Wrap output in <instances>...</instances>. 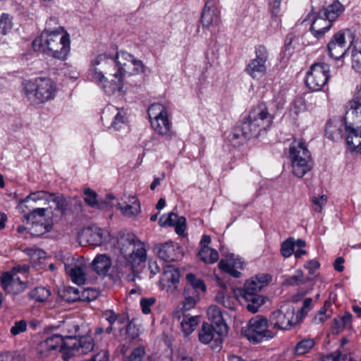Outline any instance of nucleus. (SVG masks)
I'll list each match as a JSON object with an SVG mask.
<instances>
[{
	"instance_id": "473e14b6",
	"label": "nucleus",
	"mask_w": 361,
	"mask_h": 361,
	"mask_svg": "<svg viewBox=\"0 0 361 361\" xmlns=\"http://www.w3.org/2000/svg\"><path fill=\"white\" fill-rule=\"evenodd\" d=\"M107 109L111 111H116L110 128H113L115 130H121L125 126L126 121L124 110L123 109H117L114 106H111L108 107Z\"/></svg>"
},
{
	"instance_id": "c756f323",
	"label": "nucleus",
	"mask_w": 361,
	"mask_h": 361,
	"mask_svg": "<svg viewBox=\"0 0 361 361\" xmlns=\"http://www.w3.org/2000/svg\"><path fill=\"white\" fill-rule=\"evenodd\" d=\"M209 319L216 325L219 331L224 330L227 331V326L224 320L222 312L220 308L216 305H211L207 310Z\"/></svg>"
},
{
	"instance_id": "de8ad7c7",
	"label": "nucleus",
	"mask_w": 361,
	"mask_h": 361,
	"mask_svg": "<svg viewBox=\"0 0 361 361\" xmlns=\"http://www.w3.org/2000/svg\"><path fill=\"white\" fill-rule=\"evenodd\" d=\"M295 240L293 238H288L281 243V253L283 257L288 258L294 252Z\"/></svg>"
},
{
	"instance_id": "e433bc0d",
	"label": "nucleus",
	"mask_w": 361,
	"mask_h": 361,
	"mask_svg": "<svg viewBox=\"0 0 361 361\" xmlns=\"http://www.w3.org/2000/svg\"><path fill=\"white\" fill-rule=\"evenodd\" d=\"M84 201L85 204L90 207L102 209L104 203L97 200V194L90 188H85L83 192Z\"/></svg>"
},
{
	"instance_id": "a878e982",
	"label": "nucleus",
	"mask_w": 361,
	"mask_h": 361,
	"mask_svg": "<svg viewBox=\"0 0 361 361\" xmlns=\"http://www.w3.org/2000/svg\"><path fill=\"white\" fill-rule=\"evenodd\" d=\"M180 273L178 269L173 266H166L161 276V281L169 288L175 289L179 283Z\"/></svg>"
},
{
	"instance_id": "338daca9",
	"label": "nucleus",
	"mask_w": 361,
	"mask_h": 361,
	"mask_svg": "<svg viewBox=\"0 0 361 361\" xmlns=\"http://www.w3.org/2000/svg\"><path fill=\"white\" fill-rule=\"evenodd\" d=\"M281 0H269V6L271 13L274 16H277L279 12Z\"/></svg>"
},
{
	"instance_id": "37998d69",
	"label": "nucleus",
	"mask_w": 361,
	"mask_h": 361,
	"mask_svg": "<svg viewBox=\"0 0 361 361\" xmlns=\"http://www.w3.org/2000/svg\"><path fill=\"white\" fill-rule=\"evenodd\" d=\"M308 280V278L305 279L301 269H297L294 275L286 279V283L289 286H299L305 283Z\"/></svg>"
},
{
	"instance_id": "ea45409f",
	"label": "nucleus",
	"mask_w": 361,
	"mask_h": 361,
	"mask_svg": "<svg viewBox=\"0 0 361 361\" xmlns=\"http://www.w3.org/2000/svg\"><path fill=\"white\" fill-rule=\"evenodd\" d=\"M51 293L49 289L44 287H37L29 293L30 298L37 302H44L49 298Z\"/></svg>"
},
{
	"instance_id": "f704fd0d",
	"label": "nucleus",
	"mask_w": 361,
	"mask_h": 361,
	"mask_svg": "<svg viewBox=\"0 0 361 361\" xmlns=\"http://www.w3.org/2000/svg\"><path fill=\"white\" fill-rule=\"evenodd\" d=\"M80 290L78 288L72 286H65L60 290L59 293L61 298L68 302H73L80 300Z\"/></svg>"
},
{
	"instance_id": "aec40b11",
	"label": "nucleus",
	"mask_w": 361,
	"mask_h": 361,
	"mask_svg": "<svg viewBox=\"0 0 361 361\" xmlns=\"http://www.w3.org/2000/svg\"><path fill=\"white\" fill-rule=\"evenodd\" d=\"M1 283L3 289L8 294H20L27 288L26 283L22 281L18 276L12 275L8 272L1 276Z\"/></svg>"
},
{
	"instance_id": "4468645a",
	"label": "nucleus",
	"mask_w": 361,
	"mask_h": 361,
	"mask_svg": "<svg viewBox=\"0 0 361 361\" xmlns=\"http://www.w3.org/2000/svg\"><path fill=\"white\" fill-rule=\"evenodd\" d=\"M94 346L93 338L80 335L73 342L65 343L63 348V361H74V357L84 355L92 351Z\"/></svg>"
},
{
	"instance_id": "6e6552de",
	"label": "nucleus",
	"mask_w": 361,
	"mask_h": 361,
	"mask_svg": "<svg viewBox=\"0 0 361 361\" xmlns=\"http://www.w3.org/2000/svg\"><path fill=\"white\" fill-rule=\"evenodd\" d=\"M289 157L291 161L293 174L303 177L312 167V157L305 144L302 141L294 140L290 145Z\"/></svg>"
},
{
	"instance_id": "423d86ee",
	"label": "nucleus",
	"mask_w": 361,
	"mask_h": 361,
	"mask_svg": "<svg viewBox=\"0 0 361 361\" xmlns=\"http://www.w3.org/2000/svg\"><path fill=\"white\" fill-rule=\"evenodd\" d=\"M344 6L338 1L319 11L318 17L313 11L309 13L302 21V24L310 21V28L312 34L317 39L321 38L325 32L329 30L334 21L343 12Z\"/></svg>"
},
{
	"instance_id": "f8f14e48",
	"label": "nucleus",
	"mask_w": 361,
	"mask_h": 361,
	"mask_svg": "<svg viewBox=\"0 0 361 361\" xmlns=\"http://www.w3.org/2000/svg\"><path fill=\"white\" fill-rule=\"evenodd\" d=\"M268 322L269 326L275 329L288 330L298 323V319L295 314L294 307L285 304L270 314Z\"/></svg>"
},
{
	"instance_id": "6ab92c4d",
	"label": "nucleus",
	"mask_w": 361,
	"mask_h": 361,
	"mask_svg": "<svg viewBox=\"0 0 361 361\" xmlns=\"http://www.w3.org/2000/svg\"><path fill=\"white\" fill-rule=\"evenodd\" d=\"M346 126L355 127L354 123L348 125L345 123L344 121L341 118H336L331 119L326 124L325 130L326 137L334 142L341 140L343 137V131L348 134ZM348 135L346 136V137Z\"/></svg>"
},
{
	"instance_id": "7c9ffc66",
	"label": "nucleus",
	"mask_w": 361,
	"mask_h": 361,
	"mask_svg": "<svg viewBox=\"0 0 361 361\" xmlns=\"http://www.w3.org/2000/svg\"><path fill=\"white\" fill-rule=\"evenodd\" d=\"M51 201L55 203L56 209L61 213L62 216L68 215L71 197H65L61 194L53 193L51 195Z\"/></svg>"
},
{
	"instance_id": "3c124183",
	"label": "nucleus",
	"mask_w": 361,
	"mask_h": 361,
	"mask_svg": "<svg viewBox=\"0 0 361 361\" xmlns=\"http://www.w3.org/2000/svg\"><path fill=\"white\" fill-rule=\"evenodd\" d=\"M12 28L11 18L8 13H3L0 17V35H6Z\"/></svg>"
},
{
	"instance_id": "79ce46f5",
	"label": "nucleus",
	"mask_w": 361,
	"mask_h": 361,
	"mask_svg": "<svg viewBox=\"0 0 361 361\" xmlns=\"http://www.w3.org/2000/svg\"><path fill=\"white\" fill-rule=\"evenodd\" d=\"M126 361H151L149 355L146 354L143 346H138L133 350Z\"/></svg>"
},
{
	"instance_id": "0eeeda50",
	"label": "nucleus",
	"mask_w": 361,
	"mask_h": 361,
	"mask_svg": "<svg viewBox=\"0 0 361 361\" xmlns=\"http://www.w3.org/2000/svg\"><path fill=\"white\" fill-rule=\"evenodd\" d=\"M347 115L355 116V126H346L348 137L346 143L351 151L361 152V87L358 86L353 99L348 102Z\"/></svg>"
},
{
	"instance_id": "393cba45",
	"label": "nucleus",
	"mask_w": 361,
	"mask_h": 361,
	"mask_svg": "<svg viewBox=\"0 0 361 361\" xmlns=\"http://www.w3.org/2000/svg\"><path fill=\"white\" fill-rule=\"evenodd\" d=\"M161 226H173L176 233L179 235L184 234L186 228V219L184 216H179L173 212H171L167 216H161L159 219Z\"/></svg>"
},
{
	"instance_id": "bb28decb",
	"label": "nucleus",
	"mask_w": 361,
	"mask_h": 361,
	"mask_svg": "<svg viewBox=\"0 0 361 361\" xmlns=\"http://www.w3.org/2000/svg\"><path fill=\"white\" fill-rule=\"evenodd\" d=\"M92 267L98 275L106 276L111 267V259L105 254L98 255L92 261Z\"/></svg>"
},
{
	"instance_id": "6e6d98bb",
	"label": "nucleus",
	"mask_w": 361,
	"mask_h": 361,
	"mask_svg": "<svg viewBox=\"0 0 361 361\" xmlns=\"http://www.w3.org/2000/svg\"><path fill=\"white\" fill-rule=\"evenodd\" d=\"M68 215L78 214L82 212V203L76 197L71 198Z\"/></svg>"
},
{
	"instance_id": "bf43d9fd",
	"label": "nucleus",
	"mask_w": 361,
	"mask_h": 361,
	"mask_svg": "<svg viewBox=\"0 0 361 361\" xmlns=\"http://www.w3.org/2000/svg\"><path fill=\"white\" fill-rule=\"evenodd\" d=\"M155 299L154 298H142L140 300V304L142 308V311L144 314H147L150 313V307L154 305Z\"/></svg>"
},
{
	"instance_id": "49530a36",
	"label": "nucleus",
	"mask_w": 361,
	"mask_h": 361,
	"mask_svg": "<svg viewBox=\"0 0 361 361\" xmlns=\"http://www.w3.org/2000/svg\"><path fill=\"white\" fill-rule=\"evenodd\" d=\"M314 345L313 339L307 338L300 341L295 347V353L297 355H304L308 353Z\"/></svg>"
},
{
	"instance_id": "864d4df0",
	"label": "nucleus",
	"mask_w": 361,
	"mask_h": 361,
	"mask_svg": "<svg viewBox=\"0 0 361 361\" xmlns=\"http://www.w3.org/2000/svg\"><path fill=\"white\" fill-rule=\"evenodd\" d=\"M32 227L30 228L31 233L35 235H39L49 231V226L44 225V223L36 221L35 223H31Z\"/></svg>"
},
{
	"instance_id": "8fccbe9b",
	"label": "nucleus",
	"mask_w": 361,
	"mask_h": 361,
	"mask_svg": "<svg viewBox=\"0 0 361 361\" xmlns=\"http://www.w3.org/2000/svg\"><path fill=\"white\" fill-rule=\"evenodd\" d=\"M103 317L109 325L105 329V333L109 334L113 331V325L118 319V314L112 310H106L103 312Z\"/></svg>"
},
{
	"instance_id": "4be33fe9",
	"label": "nucleus",
	"mask_w": 361,
	"mask_h": 361,
	"mask_svg": "<svg viewBox=\"0 0 361 361\" xmlns=\"http://www.w3.org/2000/svg\"><path fill=\"white\" fill-rule=\"evenodd\" d=\"M65 343V340L60 334H53L39 343L37 350L42 356L46 357L51 351L59 349L63 357V348Z\"/></svg>"
},
{
	"instance_id": "4c0bfd02",
	"label": "nucleus",
	"mask_w": 361,
	"mask_h": 361,
	"mask_svg": "<svg viewBox=\"0 0 361 361\" xmlns=\"http://www.w3.org/2000/svg\"><path fill=\"white\" fill-rule=\"evenodd\" d=\"M198 257L202 262L207 264H214L219 259V253L213 248L204 247L201 248L198 252Z\"/></svg>"
},
{
	"instance_id": "2eb2a0df",
	"label": "nucleus",
	"mask_w": 361,
	"mask_h": 361,
	"mask_svg": "<svg viewBox=\"0 0 361 361\" xmlns=\"http://www.w3.org/2000/svg\"><path fill=\"white\" fill-rule=\"evenodd\" d=\"M269 53L263 45L255 48V57L250 60L245 68L246 73L254 80H260L267 73Z\"/></svg>"
},
{
	"instance_id": "20e7f679",
	"label": "nucleus",
	"mask_w": 361,
	"mask_h": 361,
	"mask_svg": "<svg viewBox=\"0 0 361 361\" xmlns=\"http://www.w3.org/2000/svg\"><path fill=\"white\" fill-rule=\"evenodd\" d=\"M264 103L254 108L240 124L241 133L246 140L257 137L262 131L269 128L274 120Z\"/></svg>"
},
{
	"instance_id": "c9c22d12",
	"label": "nucleus",
	"mask_w": 361,
	"mask_h": 361,
	"mask_svg": "<svg viewBox=\"0 0 361 361\" xmlns=\"http://www.w3.org/2000/svg\"><path fill=\"white\" fill-rule=\"evenodd\" d=\"M117 209L126 216H135L140 211V203L135 197H133L131 204L126 202L118 203Z\"/></svg>"
},
{
	"instance_id": "72a5a7b5",
	"label": "nucleus",
	"mask_w": 361,
	"mask_h": 361,
	"mask_svg": "<svg viewBox=\"0 0 361 361\" xmlns=\"http://www.w3.org/2000/svg\"><path fill=\"white\" fill-rule=\"evenodd\" d=\"M305 100L302 97H296L290 109L289 115L292 118L294 123L296 122L299 115L306 111Z\"/></svg>"
},
{
	"instance_id": "c03bdc74",
	"label": "nucleus",
	"mask_w": 361,
	"mask_h": 361,
	"mask_svg": "<svg viewBox=\"0 0 361 361\" xmlns=\"http://www.w3.org/2000/svg\"><path fill=\"white\" fill-rule=\"evenodd\" d=\"M52 193L46 192L44 190H39L35 192H32L27 196L23 202H27L30 200H32L33 202H37L40 200H44L45 203L51 201V195Z\"/></svg>"
},
{
	"instance_id": "a18cd8bd",
	"label": "nucleus",
	"mask_w": 361,
	"mask_h": 361,
	"mask_svg": "<svg viewBox=\"0 0 361 361\" xmlns=\"http://www.w3.org/2000/svg\"><path fill=\"white\" fill-rule=\"evenodd\" d=\"M228 139L234 147H237L243 144L245 138L243 135V133H241L240 126L233 129V130L229 134Z\"/></svg>"
},
{
	"instance_id": "5fc2aeb1",
	"label": "nucleus",
	"mask_w": 361,
	"mask_h": 361,
	"mask_svg": "<svg viewBox=\"0 0 361 361\" xmlns=\"http://www.w3.org/2000/svg\"><path fill=\"white\" fill-rule=\"evenodd\" d=\"M312 202L313 204L314 210L316 212L321 213L323 207L327 202V196L325 195H322L320 197H313L312 198Z\"/></svg>"
},
{
	"instance_id": "e2e57ef3",
	"label": "nucleus",
	"mask_w": 361,
	"mask_h": 361,
	"mask_svg": "<svg viewBox=\"0 0 361 361\" xmlns=\"http://www.w3.org/2000/svg\"><path fill=\"white\" fill-rule=\"evenodd\" d=\"M197 302V299L192 296H185V300L183 303V309L185 311H188L192 308Z\"/></svg>"
},
{
	"instance_id": "39448f33",
	"label": "nucleus",
	"mask_w": 361,
	"mask_h": 361,
	"mask_svg": "<svg viewBox=\"0 0 361 361\" xmlns=\"http://www.w3.org/2000/svg\"><path fill=\"white\" fill-rule=\"evenodd\" d=\"M56 84L51 78L37 77L23 82V94L32 104H40L54 99Z\"/></svg>"
},
{
	"instance_id": "09e8293b",
	"label": "nucleus",
	"mask_w": 361,
	"mask_h": 361,
	"mask_svg": "<svg viewBox=\"0 0 361 361\" xmlns=\"http://www.w3.org/2000/svg\"><path fill=\"white\" fill-rule=\"evenodd\" d=\"M47 209L45 208H36L32 212L25 215V218L27 222L35 223L36 221H39L44 217Z\"/></svg>"
},
{
	"instance_id": "f03ea898",
	"label": "nucleus",
	"mask_w": 361,
	"mask_h": 361,
	"mask_svg": "<svg viewBox=\"0 0 361 361\" xmlns=\"http://www.w3.org/2000/svg\"><path fill=\"white\" fill-rule=\"evenodd\" d=\"M32 47L36 51L63 61L66 59L70 51L69 35L62 29H46L32 42Z\"/></svg>"
},
{
	"instance_id": "5701e85b",
	"label": "nucleus",
	"mask_w": 361,
	"mask_h": 361,
	"mask_svg": "<svg viewBox=\"0 0 361 361\" xmlns=\"http://www.w3.org/2000/svg\"><path fill=\"white\" fill-rule=\"evenodd\" d=\"M226 333L224 330L219 331L218 328L208 323L204 322L199 331V341L202 344H209L214 341L216 343L221 341L222 336Z\"/></svg>"
},
{
	"instance_id": "680f3d73",
	"label": "nucleus",
	"mask_w": 361,
	"mask_h": 361,
	"mask_svg": "<svg viewBox=\"0 0 361 361\" xmlns=\"http://www.w3.org/2000/svg\"><path fill=\"white\" fill-rule=\"evenodd\" d=\"M126 334L129 338L132 339H134L138 336L139 329L132 322H129L126 326Z\"/></svg>"
},
{
	"instance_id": "9b49d317",
	"label": "nucleus",
	"mask_w": 361,
	"mask_h": 361,
	"mask_svg": "<svg viewBox=\"0 0 361 361\" xmlns=\"http://www.w3.org/2000/svg\"><path fill=\"white\" fill-rule=\"evenodd\" d=\"M148 115L154 130L159 135L169 136L171 135V123L169 120L168 112L161 104H153L148 108Z\"/></svg>"
},
{
	"instance_id": "13d9d810",
	"label": "nucleus",
	"mask_w": 361,
	"mask_h": 361,
	"mask_svg": "<svg viewBox=\"0 0 361 361\" xmlns=\"http://www.w3.org/2000/svg\"><path fill=\"white\" fill-rule=\"evenodd\" d=\"M99 295V292L95 288H87L83 289L82 292V300L89 301L95 300Z\"/></svg>"
},
{
	"instance_id": "f257e3e1",
	"label": "nucleus",
	"mask_w": 361,
	"mask_h": 361,
	"mask_svg": "<svg viewBox=\"0 0 361 361\" xmlns=\"http://www.w3.org/2000/svg\"><path fill=\"white\" fill-rule=\"evenodd\" d=\"M140 72H143L142 61L121 51L115 58L105 54L98 55L92 61L90 75L92 81L110 95L121 91L124 77Z\"/></svg>"
},
{
	"instance_id": "58836bf2",
	"label": "nucleus",
	"mask_w": 361,
	"mask_h": 361,
	"mask_svg": "<svg viewBox=\"0 0 361 361\" xmlns=\"http://www.w3.org/2000/svg\"><path fill=\"white\" fill-rule=\"evenodd\" d=\"M197 316H185L180 322L181 328L186 335L191 334L198 324Z\"/></svg>"
},
{
	"instance_id": "412c9836",
	"label": "nucleus",
	"mask_w": 361,
	"mask_h": 361,
	"mask_svg": "<svg viewBox=\"0 0 361 361\" xmlns=\"http://www.w3.org/2000/svg\"><path fill=\"white\" fill-rule=\"evenodd\" d=\"M220 11L216 0H207L201 15V23L204 27L218 25L220 20Z\"/></svg>"
},
{
	"instance_id": "774afa93",
	"label": "nucleus",
	"mask_w": 361,
	"mask_h": 361,
	"mask_svg": "<svg viewBox=\"0 0 361 361\" xmlns=\"http://www.w3.org/2000/svg\"><path fill=\"white\" fill-rule=\"evenodd\" d=\"M344 258L342 257H337L334 262V267L336 271L342 272L344 269Z\"/></svg>"
},
{
	"instance_id": "0e129e2a",
	"label": "nucleus",
	"mask_w": 361,
	"mask_h": 361,
	"mask_svg": "<svg viewBox=\"0 0 361 361\" xmlns=\"http://www.w3.org/2000/svg\"><path fill=\"white\" fill-rule=\"evenodd\" d=\"M320 267V264L317 260H310L305 265V269L308 270L310 274L312 275L314 274L315 271L318 269Z\"/></svg>"
},
{
	"instance_id": "a19ab883",
	"label": "nucleus",
	"mask_w": 361,
	"mask_h": 361,
	"mask_svg": "<svg viewBox=\"0 0 361 361\" xmlns=\"http://www.w3.org/2000/svg\"><path fill=\"white\" fill-rule=\"evenodd\" d=\"M186 279L196 293L199 294L200 293H204L206 291L207 288L204 281L200 279H197L195 274H188L186 275Z\"/></svg>"
},
{
	"instance_id": "4d7b16f0",
	"label": "nucleus",
	"mask_w": 361,
	"mask_h": 361,
	"mask_svg": "<svg viewBox=\"0 0 361 361\" xmlns=\"http://www.w3.org/2000/svg\"><path fill=\"white\" fill-rule=\"evenodd\" d=\"M27 330V323L25 320L16 322L14 325L11 329V334L13 336H17L20 333L25 332Z\"/></svg>"
},
{
	"instance_id": "69168bd1",
	"label": "nucleus",
	"mask_w": 361,
	"mask_h": 361,
	"mask_svg": "<svg viewBox=\"0 0 361 361\" xmlns=\"http://www.w3.org/2000/svg\"><path fill=\"white\" fill-rule=\"evenodd\" d=\"M109 353L106 350H101L94 356H92L89 361H108Z\"/></svg>"
},
{
	"instance_id": "a211bd4d",
	"label": "nucleus",
	"mask_w": 361,
	"mask_h": 361,
	"mask_svg": "<svg viewBox=\"0 0 361 361\" xmlns=\"http://www.w3.org/2000/svg\"><path fill=\"white\" fill-rule=\"evenodd\" d=\"M64 268L73 283L78 285L85 283L86 264L83 258H72L70 261L68 259L64 264Z\"/></svg>"
},
{
	"instance_id": "c85d7f7f",
	"label": "nucleus",
	"mask_w": 361,
	"mask_h": 361,
	"mask_svg": "<svg viewBox=\"0 0 361 361\" xmlns=\"http://www.w3.org/2000/svg\"><path fill=\"white\" fill-rule=\"evenodd\" d=\"M347 39L352 51L361 53V28L359 27L348 28Z\"/></svg>"
},
{
	"instance_id": "f3484780",
	"label": "nucleus",
	"mask_w": 361,
	"mask_h": 361,
	"mask_svg": "<svg viewBox=\"0 0 361 361\" xmlns=\"http://www.w3.org/2000/svg\"><path fill=\"white\" fill-rule=\"evenodd\" d=\"M154 250L160 259L167 262L177 261L183 257L178 244L171 241L155 245Z\"/></svg>"
},
{
	"instance_id": "052dcab7",
	"label": "nucleus",
	"mask_w": 361,
	"mask_h": 361,
	"mask_svg": "<svg viewBox=\"0 0 361 361\" xmlns=\"http://www.w3.org/2000/svg\"><path fill=\"white\" fill-rule=\"evenodd\" d=\"M352 57V68L357 72L361 73V53L353 52Z\"/></svg>"
},
{
	"instance_id": "dca6fc26",
	"label": "nucleus",
	"mask_w": 361,
	"mask_h": 361,
	"mask_svg": "<svg viewBox=\"0 0 361 361\" xmlns=\"http://www.w3.org/2000/svg\"><path fill=\"white\" fill-rule=\"evenodd\" d=\"M347 29L339 30L335 33L327 44L329 56L337 61L338 66H343V57L350 49L349 46L346 47Z\"/></svg>"
},
{
	"instance_id": "2f4dec72",
	"label": "nucleus",
	"mask_w": 361,
	"mask_h": 361,
	"mask_svg": "<svg viewBox=\"0 0 361 361\" xmlns=\"http://www.w3.org/2000/svg\"><path fill=\"white\" fill-rule=\"evenodd\" d=\"M353 315L350 312H345L343 316H338L334 319L332 329L335 334H339L344 329L350 327Z\"/></svg>"
},
{
	"instance_id": "b1692460",
	"label": "nucleus",
	"mask_w": 361,
	"mask_h": 361,
	"mask_svg": "<svg viewBox=\"0 0 361 361\" xmlns=\"http://www.w3.org/2000/svg\"><path fill=\"white\" fill-rule=\"evenodd\" d=\"M219 267L224 272L235 278H239L241 276V273L238 269H243V262L233 254H231L226 256V259H221L219 262Z\"/></svg>"
},
{
	"instance_id": "cd10ccee",
	"label": "nucleus",
	"mask_w": 361,
	"mask_h": 361,
	"mask_svg": "<svg viewBox=\"0 0 361 361\" xmlns=\"http://www.w3.org/2000/svg\"><path fill=\"white\" fill-rule=\"evenodd\" d=\"M63 339L66 343L73 342L74 339L78 338L80 331V326L75 321H65L61 326Z\"/></svg>"
},
{
	"instance_id": "603ef678",
	"label": "nucleus",
	"mask_w": 361,
	"mask_h": 361,
	"mask_svg": "<svg viewBox=\"0 0 361 361\" xmlns=\"http://www.w3.org/2000/svg\"><path fill=\"white\" fill-rule=\"evenodd\" d=\"M90 232V237L87 241L94 245H100L104 238L103 236V231L101 228H96L95 230L89 231Z\"/></svg>"
},
{
	"instance_id": "9d476101",
	"label": "nucleus",
	"mask_w": 361,
	"mask_h": 361,
	"mask_svg": "<svg viewBox=\"0 0 361 361\" xmlns=\"http://www.w3.org/2000/svg\"><path fill=\"white\" fill-rule=\"evenodd\" d=\"M126 244L121 247V252L128 256V260L133 265H139L147 260V250L143 242L133 233H128L124 238Z\"/></svg>"
},
{
	"instance_id": "ddd939ff",
	"label": "nucleus",
	"mask_w": 361,
	"mask_h": 361,
	"mask_svg": "<svg viewBox=\"0 0 361 361\" xmlns=\"http://www.w3.org/2000/svg\"><path fill=\"white\" fill-rule=\"evenodd\" d=\"M329 71V66L326 63L312 64L305 78L307 87L314 92L322 90L330 78Z\"/></svg>"
},
{
	"instance_id": "1a4fd4ad",
	"label": "nucleus",
	"mask_w": 361,
	"mask_h": 361,
	"mask_svg": "<svg viewBox=\"0 0 361 361\" xmlns=\"http://www.w3.org/2000/svg\"><path fill=\"white\" fill-rule=\"evenodd\" d=\"M269 326L268 319L257 315L249 320L246 326L242 328L241 332L250 343L257 344L274 337V334Z\"/></svg>"
},
{
	"instance_id": "7ed1b4c3",
	"label": "nucleus",
	"mask_w": 361,
	"mask_h": 361,
	"mask_svg": "<svg viewBox=\"0 0 361 361\" xmlns=\"http://www.w3.org/2000/svg\"><path fill=\"white\" fill-rule=\"evenodd\" d=\"M271 276L266 274H259L246 281L241 288H235L233 293L236 299L252 313L258 312L264 304V298L259 292L269 283Z\"/></svg>"
}]
</instances>
